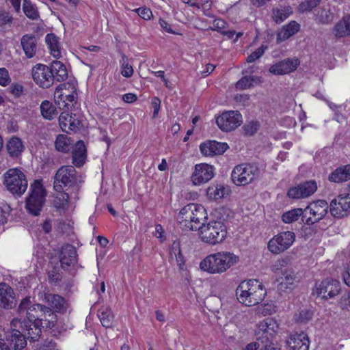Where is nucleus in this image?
I'll return each instance as SVG.
<instances>
[{
    "instance_id": "obj_30",
    "label": "nucleus",
    "mask_w": 350,
    "mask_h": 350,
    "mask_svg": "<svg viewBox=\"0 0 350 350\" xmlns=\"http://www.w3.org/2000/svg\"><path fill=\"white\" fill-rule=\"evenodd\" d=\"M27 336L23 332L14 329L10 336V345L14 350H21L27 345Z\"/></svg>"
},
{
    "instance_id": "obj_64",
    "label": "nucleus",
    "mask_w": 350,
    "mask_h": 350,
    "mask_svg": "<svg viewBox=\"0 0 350 350\" xmlns=\"http://www.w3.org/2000/svg\"><path fill=\"white\" fill-rule=\"evenodd\" d=\"M342 276L345 284L350 286V263L347 267L345 271L342 274Z\"/></svg>"
},
{
    "instance_id": "obj_8",
    "label": "nucleus",
    "mask_w": 350,
    "mask_h": 350,
    "mask_svg": "<svg viewBox=\"0 0 350 350\" xmlns=\"http://www.w3.org/2000/svg\"><path fill=\"white\" fill-rule=\"evenodd\" d=\"M260 174V170L255 163H242L236 165L231 173L233 183L238 186H244L251 183Z\"/></svg>"
},
{
    "instance_id": "obj_52",
    "label": "nucleus",
    "mask_w": 350,
    "mask_h": 350,
    "mask_svg": "<svg viewBox=\"0 0 350 350\" xmlns=\"http://www.w3.org/2000/svg\"><path fill=\"white\" fill-rule=\"evenodd\" d=\"M30 297H25L23 299L18 306V312L21 315H26L29 308L32 306Z\"/></svg>"
},
{
    "instance_id": "obj_12",
    "label": "nucleus",
    "mask_w": 350,
    "mask_h": 350,
    "mask_svg": "<svg viewBox=\"0 0 350 350\" xmlns=\"http://www.w3.org/2000/svg\"><path fill=\"white\" fill-rule=\"evenodd\" d=\"M242 122V116L238 111H225L216 118V123L219 128L226 132L234 131Z\"/></svg>"
},
{
    "instance_id": "obj_7",
    "label": "nucleus",
    "mask_w": 350,
    "mask_h": 350,
    "mask_svg": "<svg viewBox=\"0 0 350 350\" xmlns=\"http://www.w3.org/2000/svg\"><path fill=\"white\" fill-rule=\"evenodd\" d=\"M3 185L10 193L20 196L26 191L28 181L21 170L12 168L3 174Z\"/></svg>"
},
{
    "instance_id": "obj_5",
    "label": "nucleus",
    "mask_w": 350,
    "mask_h": 350,
    "mask_svg": "<svg viewBox=\"0 0 350 350\" xmlns=\"http://www.w3.org/2000/svg\"><path fill=\"white\" fill-rule=\"evenodd\" d=\"M198 230L201 240L211 245L221 243L227 235L226 227L220 221L213 220L206 224H202Z\"/></svg>"
},
{
    "instance_id": "obj_58",
    "label": "nucleus",
    "mask_w": 350,
    "mask_h": 350,
    "mask_svg": "<svg viewBox=\"0 0 350 350\" xmlns=\"http://www.w3.org/2000/svg\"><path fill=\"white\" fill-rule=\"evenodd\" d=\"M136 12L144 20H149L152 16V11L147 8H139L136 10Z\"/></svg>"
},
{
    "instance_id": "obj_33",
    "label": "nucleus",
    "mask_w": 350,
    "mask_h": 350,
    "mask_svg": "<svg viewBox=\"0 0 350 350\" xmlns=\"http://www.w3.org/2000/svg\"><path fill=\"white\" fill-rule=\"evenodd\" d=\"M329 180L334 183H341L350 180V165L340 167L329 176Z\"/></svg>"
},
{
    "instance_id": "obj_41",
    "label": "nucleus",
    "mask_w": 350,
    "mask_h": 350,
    "mask_svg": "<svg viewBox=\"0 0 350 350\" xmlns=\"http://www.w3.org/2000/svg\"><path fill=\"white\" fill-rule=\"evenodd\" d=\"M55 146L59 152H68L70 148V139L66 135H58L55 142Z\"/></svg>"
},
{
    "instance_id": "obj_57",
    "label": "nucleus",
    "mask_w": 350,
    "mask_h": 350,
    "mask_svg": "<svg viewBox=\"0 0 350 350\" xmlns=\"http://www.w3.org/2000/svg\"><path fill=\"white\" fill-rule=\"evenodd\" d=\"M11 81L8 70L5 68H0V85L1 86L8 85Z\"/></svg>"
},
{
    "instance_id": "obj_6",
    "label": "nucleus",
    "mask_w": 350,
    "mask_h": 350,
    "mask_svg": "<svg viewBox=\"0 0 350 350\" xmlns=\"http://www.w3.org/2000/svg\"><path fill=\"white\" fill-rule=\"evenodd\" d=\"M82 177L78 174L72 165H63L54 176V189L62 192L64 187H71L82 182Z\"/></svg>"
},
{
    "instance_id": "obj_24",
    "label": "nucleus",
    "mask_w": 350,
    "mask_h": 350,
    "mask_svg": "<svg viewBox=\"0 0 350 350\" xmlns=\"http://www.w3.org/2000/svg\"><path fill=\"white\" fill-rule=\"evenodd\" d=\"M191 203L187 204L182 208L177 216V220L183 230H195L193 224L194 220L192 219V211L193 209Z\"/></svg>"
},
{
    "instance_id": "obj_36",
    "label": "nucleus",
    "mask_w": 350,
    "mask_h": 350,
    "mask_svg": "<svg viewBox=\"0 0 350 350\" xmlns=\"http://www.w3.org/2000/svg\"><path fill=\"white\" fill-rule=\"evenodd\" d=\"M98 317L103 327L107 328L111 327L113 315L110 308L108 307H102L98 311Z\"/></svg>"
},
{
    "instance_id": "obj_25",
    "label": "nucleus",
    "mask_w": 350,
    "mask_h": 350,
    "mask_svg": "<svg viewBox=\"0 0 350 350\" xmlns=\"http://www.w3.org/2000/svg\"><path fill=\"white\" fill-rule=\"evenodd\" d=\"M59 121L61 129L66 133L77 131L80 124L75 115L72 116V113L66 111L61 113Z\"/></svg>"
},
{
    "instance_id": "obj_60",
    "label": "nucleus",
    "mask_w": 350,
    "mask_h": 350,
    "mask_svg": "<svg viewBox=\"0 0 350 350\" xmlns=\"http://www.w3.org/2000/svg\"><path fill=\"white\" fill-rule=\"evenodd\" d=\"M151 105L154 109L152 118H155L157 117L161 107V100L158 97H154L152 99Z\"/></svg>"
},
{
    "instance_id": "obj_2",
    "label": "nucleus",
    "mask_w": 350,
    "mask_h": 350,
    "mask_svg": "<svg viewBox=\"0 0 350 350\" xmlns=\"http://www.w3.org/2000/svg\"><path fill=\"white\" fill-rule=\"evenodd\" d=\"M239 258L229 252L209 254L200 264L202 270L211 274L222 273L239 262Z\"/></svg>"
},
{
    "instance_id": "obj_26",
    "label": "nucleus",
    "mask_w": 350,
    "mask_h": 350,
    "mask_svg": "<svg viewBox=\"0 0 350 350\" xmlns=\"http://www.w3.org/2000/svg\"><path fill=\"white\" fill-rule=\"evenodd\" d=\"M333 33L337 38L350 36V14L345 15L335 24Z\"/></svg>"
},
{
    "instance_id": "obj_23",
    "label": "nucleus",
    "mask_w": 350,
    "mask_h": 350,
    "mask_svg": "<svg viewBox=\"0 0 350 350\" xmlns=\"http://www.w3.org/2000/svg\"><path fill=\"white\" fill-rule=\"evenodd\" d=\"M21 324L20 327L22 332L26 335L27 339L30 341H36L41 335V327L40 325L34 322V321H18Z\"/></svg>"
},
{
    "instance_id": "obj_18",
    "label": "nucleus",
    "mask_w": 350,
    "mask_h": 350,
    "mask_svg": "<svg viewBox=\"0 0 350 350\" xmlns=\"http://www.w3.org/2000/svg\"><path fill=\"white\" fill-rule=\"evenodd\" d=\"M286 343L290 350H308L310 340L304 332H295L289 335Z\"/></svg>"
},
{
    "instance_id": "obj_47",
    "label": "nucleus",
    "mask_w": 350,
    "mask_h": 350,
    "mask_svg": "<svg viewBox=\"0 0 350 350\" xmlns=\"http://www.w3.org/2000/svg\"><path fill=\"white\" fill-rule=\"evenodd\" d=\"M44 305L40 304H36L31 306L29 308V310L27 311V314L25 315L27 319L26 321H34L36 318V315L41 312V309L44 308Z\"/></svg>"
},
{
    "instance_id": "obj_21",
    "label": "nucleus",
    "mask_w": 350,
    "mask_h": 350,
    "mask_svg": "<svg viewBox=\"0 0 350 350\" xmlns=\"http://www.w3.org/2000/svg\"><path fill=\"white\" fill-rule=\"evenodd\" d=\"M228 148L226 143H221L217 141H207L200 144V150L204 156H214L222 154Z\"/></svg>"
},
{
    "instance_id": "obj_9",
    "label": "nucleus",
    "mask_w": 350,
    "mask_h": 350,
    "mask_svg": "<svg viewBox=\"0 0 350 350\" xmlns=\"http://www.w3.org/2000/svg\"><path fill=\"white\" fill-rule=\"evenodd\" d=\"M329 206L323 200H319L310 203L305 208L303 222L307 225H312L321 220L327 213Z\"/></svg>"
},
{
    "instance_id": "obj_55",
    "label": "nucleus",
    "mask_w": 350,
    "mask_h": 350,
    "mask_svg": "<svg viewBox=\"0 0 350 350\" xmlns=\"http://www.w3.org/2000/svg\"><path fill=\"white\" fill-rule=\"evenodd\" d=\"M281 274L283 275L286 283L289 284H293V281L296 278V274L295 271L293 270L291 266L286 270H285L284 272H282Z\"/></svg>"
},
{
    "instance_id": "obj_53",
    "label": "nucleus",
    "mask_w": 350,
    "mask_h": 350,
    "mask_svg": "<svg viewBox=\"0 0 350 350\" xmlns=\"http://www.w3.org/2000/svg\"><path fill=\"white\" fill-rule=\"evenodd\" d=\"M289 14L283 9H277L273 10V19L277 23H280L286 19Z\"/></svg>"
},
{
    "instance_id": "obj_1",
    "label": "nucleus",
    "mask_w": 350,
    "mask_h": 350,
    "mask_svg": "<svg viewBox=\"0 0 350 350\" xmlns=\"http://www.w3.org/2000/svg\"><path fill=\"white\" fill-rule=\"evenodd\" d=\"M34 82L42 88H49L53 85L54 81H64L68 78L66 66L61 62H52L50 66L38 64L31 71Z\"/></svg>"
},
{
    "instance_id": "obj_48",
    "label": "nucleus",
    "mask_w": 350,
    "mask_h": 350,
    "mask_svg": "<svg viewBox=\"0 0 350 350\" xmlns=\"http://www.w3.org/2000/svg\"><path fill=\"white\" fill-rule=\"evenodd\" d=\"M338 305L342 310H350V291H345L342 293Z\"/></svg>"
},
{
    "instance_id": "obj_14",
    "label": "nucleus",
    "mask_w": 350,
    "mask_h": 350,
    "mask_svg": "<svg viewBox=\"0 0 350 350\" xmlns=\"http://www.w3.org/2000/svg\"><path fill=\"white\" fill-rule=\"evenodd\" d=\"M340 290V283L336 280H325L316 284L317 295L325 299L334 297Z\"/></svg>"
},
{
    "instance_id": "obj_39",
    "label": "nucleus",
    "mask_w": 350,
    "mask_h": 350,
    "mask_svg": "<svg viewBox=\"0 0 350 350\" xmlns=\"http://www.w3.org/2000/svg\"><path fill=\"white\" fill-rule=\"evenodd\" d=\"M304 209L294 208L283 213L282 219L286 224H291L297 221L301 217V220L303 221V215H304Z\"/></svg>"
},
{
    "instance_id": "obj_61",
    "label": "nucleus",
    "mask_w": 350,
    "mask_h": 350,
    "mask_svg": "<svg viewBox=\"0 0 350 350\" xmlns=\"http://www.w3.org/2000/svg\"><path fill=\"white\" fill-rule=\"evenodd\" d=\"M213 27H210L211 30L221 31L222 29L225 28L226 22L221 18H217L213 21Z\"/></svg>"
},
{
    "instance_id": "obj_59",
    "label": "nucleus",
    "mask_w": 350,
    "mask_h": 350,
    "mask_svg": "<svg viewBox=\"0 0 350 350\" xmlns=\"http://www.w3.org/2000/svg\"><path fill=\"white\" fill-rule=\"evenodd\" d=\"M12 21V17L8 12H0V26H3L6 24H10Z\"/></svg>"
},
{
    "instance_id": "obj_3",
    "label": "nucleus",
    "mask_w": 350,
    "mask_h": 350,
    "mask_svg": "<svg viewBox=\"0 0 350 350\" xmlns=\"http://www.w3.org/2000/svg\"><path fill=\"white\" fill-rule=\"evenodd\" d=\"M266 294V289L256 280L243 281L236 289L237 299L247 306H253L260 303Z\"/></svg>"
},
{
    "instance_id": "obj_43",
    "label": "nucleus",
    "mask_w": 350,
    "mask_h": 350,
    "mask_svg": "<svg viewBox=\"0 0 350 350\" xmlns=\"http://www.w3.org/2000/svg\"><path fill=\"white\" fill-rule=\"evenodd\" d=\"M23 9L26 16L31 20H37L40 17L37 8L29 0H23Z\"/></svg>"
},
{
    "instance_id": "obj_31",
    "label": "nucleus",
    "mask_w": 350,
    "mask_h": 350,
    "mask_svg": "<svg viewBox=\"0 0 350 350\" xmlns=\"http://www.w3.org/2000/svg\"><path fill=\"white\" fill-rule=\"evenodd\" d=\"M8 153L11 157H18L24 150L22 140L17 137H11L6 144Z\"/></svg>"
},
{
    "instance_id": "obj_29",
    "label": "nucleus",
    "mask_w": 350,
    "mask_h": 350,
    "mask_svg": "<svg viewBox=\"0 0 350 350\" xmlns=\"http://www.w3.org/2000/svg\"><path fill=\"white\" fill-rule=\"evenodd\" d=\"M21 46L27 58H32L37 51V42L33 35H24L21 40Z\"/></svg>"
},
{
    "instance_id": "obj_56",
    "label": "nucleus",
    "mask_w": 350,
    "mask_h": 350,
    "mask_svg": "<svg viewBox=\"0 0 350 350\" xmlns=\"http://www.w3.org/2000/svg\"><path fill=\"white\" fill-rule=\"evenodd\" d=\"M125 59H126V57L124 55H123L122 70L121 73L125 77H130L133 74V69L131 65H129L128 63H126Z\"/></svg>"
},
{
    "instance_id": "obj_13",
    "label": "nucleus",
    "mask_w": 350,
    "mask_h": 350,
    "mask_svg": "<svg viewBox=\"0 0 350 350\" xmlns=\"http://www.w3.org/2000/svg\"><path fill=\"white\" fill-rule=\"evenodd\" d=\"M329 211L334 217L347 216L350 212V195H339L333 199L330 202Z\"/></svg>"
},
{
    "instance_id": "obj_50",
    "label": "nucleus",
    "mask_w": 350,
    "mask_h": 350,
    "mask_svg": "<svg viewBox=\"0 0 350 350\" xmlns=\"http://www.w3.org/2000/svg\"><path fill=\"white\" fill-rule=\"evenodd\" d=\"M259 123L257 121H252L248 123H246L243 129L247 135H253L254 133L257 132L259 129Z\"/></svg>"
},
{
    "instance_id": "obj_15",
    "label": "nucleus",
    "mask_w": 350,
    "mask_h": 350,
    "mask_svg": "<svg viewBox=\"0 0 350 350\" xmlns=\"http://www.w3.org/2000/svg\"><path fill=\"white\" fill-rule=\"evenodd\" d=\"M317 189V183L314 180H309L289 189L287 195L293 199L305 198L312 195Z\"/></svg>"
},
{
    "instance_id": "obj_54",
    "label": "nucleus",
    "mask_w": 350,
    "mask_h": 350,
    "mask_svg": "<svg viewBox=\"0 0 350 350\" xmlns=\"http://www.w3.org/2000/svg\"><path fill=\"white\" fill-rule=\"evenodd\" d=\"M312 317V313L309 310H301L298 314H295V319L301 323H306Z\"/></svg>"
},
{
    "instance_id": "obj_10",
    "label": "nucleus",
    "mask_w": 350,
    "mask_h": 350,
    "mask_svg": "<svg viewBox=\"0 0 350 350\" xmlns=\"http://www.w3.org/2000/svg\"><path fill=\"white\" fill-rule=\"evenodd\" d=\"M295 234L292 231H284L271 238L267 244L269 251L280 254L287 250L295 242Z\"/></svg>"
},
{
    "instance_id": "obj_17",
    "label": "nucleus",
    "mask_w": 350,
    "mask_h": 350,
    "mask_svg": "<svg viewBox=\"0 0 350 350\" xmlns=\"http://www.w3.org/2000/svg\"><path fill=\"white\" fill-rule=\"evenodd\" d=\"M214 176L213 166L206 163L198 164L192 174V182L196 185H200L209 181Z\"/></svg>"
},
{
    "instance_id": "obj_42",
    "label": "nucleus",
    "mask_w": 350,
    "mask_h": 350,
    "mask_svg": "<svg viewBox=\"0 0 350 350\" xmlns=\"http://www.w3.org/2000/svg\"><path fill=\"white\" fill-rule=\"evenodd\" d=\"M206 192L209 198L214 200L221 199L227 193L226 188L220 185L208 187Z\"/></svg>"
},
{
    "instance_id": "obj_62",
    "label": "nucleus",
    "mask_w": 350,
    "mask_h": 350,
    "mask_svg": "<svg viewBox=\"0 0 350 350\" xmlns=\"http://www.w3.org/2000/svg\"><path fill=\"white\" fill-rule=\"evenodd\" d=\"M260 350H280V349L275 347L273 343V340L267 342L265 341L260 342Z\"/></svg>"
},
{
    "instance_id": "obj_4",
    "label": "nucleus",
    "mask_w": 350,
    "mask_h": 350,
    "mask_svg": "<svg viewBox=\"0 0 350 350\" xmlns=\"http://www.w3.org/2000/svg\"><path fill=\"white\" fill-rule=\"evenodd\" d=\"M46 196V191L42 185V180H35L30 185L29 194L25 201L27 212L33 216L39 215L45 204Z\"/></svg>"
},
{
    "instance_id": "obj_49",
    "label": "nucleus",
    "mask_w": 350,
    "mask_h": 350,
    "mask_svg": "<svg viewBox=\"0 0 350 350\" xmlns=\"http://www.w3.org/2000/svg\"><path fill=\"white\" fill-rule=\"evenodd\" d=\"M321 0H304L299 5V10L301 12L311 11L319 5Z\"/></svg>"
},
{
    "instance_id": "obj_32",
    "label": "nucleus",
    "mask_w": 350,
    "mask_h": 350,
    "mask_svg": "<svg viewBox=\"0 0 350 350\" xmlns=\"http://www.w3.org/2000/svg\"><path fill=\"white\" fill-rule=\"evenodd\" d=\"M193 211H192V219L194 220L193 224L195 230H199L202 226V221L206 219V212L205 208L200 204L191 203Z\"/></svg>"
},
{
    "instance_id": "obj_35",
    "label": "nucleus",
    "mask_w": 350,
    "mask_h": 350,
    "mask_svg": "<svg viewBox=\"0 0 350 350\" xmlns=\"http://www.w3.org/2000/svg\"><path fill=\"white\" fill-rule=\"evenodd\" d=\"M45 41L50 49L51 54L55 58H59L61 50L59 38L54 33H48L45 37Z\"/></svg>"
},
{
    "instance_id": "obj_27",
    "label": "nucleus",
    "mask_w": 350,
    "mask_h": 350,
    "mask_svg": "<svg viewBox=\"0 0 350 350\" xmlns=\"http://www.w3.org/2000/svg\"><path fill=\"white\" fill-rule=\"evenodd\" d=\"M72 163L76 167L83 165L87 158V149L84 142L81 140L77 142L72 152Z\"/></svg>"
},
{
    "instance_id": "obj_28",
    "label": "nucleus",
    "mask_w": 350,
    "mask_h": 350,
    "mask_svg": "<svg viewBox=\"0 0 350 350\" xmlns=\"http://www.w3.org/2000/svg\"><path fill=\"white\" fill-rule=\"evenodd\" d=\"M334 19V13L329 5H323L317 10L315 21L321 25L330 24Z\"/></svg>"
},
{
    "instance_id": "obj_46",
    "label": "nucleus",
    "mask_w": 350,
    "mask_h": 350,
    "mask_svg": "<svg viewBox=\"0 0 350 350\" xmlns=\"http://www.w3.org/2000/svg\"><path fill=\"white\" fill-rule=\"evenodd\" d=\"M51 308L45 306V310H44V314H45L46 317L44 319L43 327L46 328H52L55 327V323L57 322V315Z\"/></svg>"
},
{
    "instance_id": "obj_16",
    "label": "nucleus",
    "mask_w": 350,
    "mask_h": 350,
    "mask_svg": "<svg viewBox=\"0 0 350 350\" xmlns=\"http://www.w3.org/2000/svg\"><path fill=\"white\" fill-rule=\"evenodd\" d=\"M41 300L56 312L65 313L68 308L67 301L59 295L44 293L41 295Z\"/></svg>"
},
{
    "instance_id": "obj_22",
    "label": "nucleus",
    "mask_w": 350,
    "mask_h": 350,
    "mask_svg": "<svg viewBox=\"0 0 350 350\" xmlns=\"http://www.w3.org/2000/svg\"><path fill=\"white\" fill-rule=\"evenodd\" d=\"M299 62L297 59H286L269 68V72L273 75H286L296 70Z\"/></svg>"
},
{
    "instance_id": "obj_11",
    "label": "nucleus",
    "mask_w": 350,
    "mask_h": 350,
    "mask_svg": "<svg viewBox=\"0 0 350 350\" xmlns=\"http://www.w3.org/2000/svg\"><path fill=\"white\" fill-rule=\"evenodd\" d=\"M278 328L279 325L274 319L271 317L265 319L258 324L257 329L255 332L256 340L267 342L273 340Z\"/></svg>"
},
{
    "instance_id": "obj_44",
    "label": "nucleus",
    "mask_w": 350,
    "mask_h": 350,
    "mask_svg": "<svg viewBox=\"0 0 350 350\" xmlns=\"http://www.w3.org/2000/svg\"><path fill=\"white\" fill-rule=\"evenodd\" d=\"M291 265V259L288 257L280 258L276 260L271 266V270L275 273H282Z\"/></svg>"
},
{
    "instance_id": "obj_38",
    "label": "nucleus",
    "mask_w": 350,
    "mask_h": 350,
    "mask_svg": "<svg viewBox=\"0 0 350 350\" xmlns=\"http://www.w3.org/2000/svg\"><path fill=\"white\" fill-rule=\"evenodd\" d=\"M64 90H66V84L61 83L55 89L54 92V100L57 107L60 109L68 108V103H65Z\"/></svg>"
},
{
    "instance_id": "obj_20",
    "label": "nucleus",
    "mask_w": 350,
    "mask_h": 350,
    "mask_svg": "<svg viewBox=\"0 0 350 350\" xmlns=\"http://www.w3.org/2000/svg\"><path fill=\"white\" fill-rule=\"evenodd\" d=\"M16 301L12 288L5 282L0 283V304L5 309H11L16 306Z\"/></svg>"
},
{
    "instance_id": "obj_34",
    "label": "nucleus",
    "mask_w": 350,
    "mask_h": 350,
    "mask_svg": "<svg viewBox=\"0 0 350 350\" xmlns=\"http://www.w3.org/2000/svg\"><path fill=\"white\" fill-rule=\"evenodd\" d=\"M299 29V25L295 21H292L289 24L284 25L277 34V41L282 42L293 36Z\"/></svg>"
},
{
    "instance_id": "obj_63",
    "label": "nucleus",
    "mask_w": 350,
    "mask_h": 350,
    "mask_svg": "<svg viewBox=\"0 0 350 350\" xmlns=\"http://www.w3.org/2000/svg\"><path fill=\"white\" fill-rule=\"evenodd\" d=\"M11 92L15 95V96H20L23 91V87L20 84H12L10 87Z\"/></svg>"
},
{
    "instance_id": "obj_45",
    "label": "nucleus",
    "mask_w": 350,
    "mask_h": 350,
    "mask_svg": "<svg viewBox=\"0 0 350 350\" xmlns=\"http://www.w3.org/2000/svg\"><path fill=\"white\" fill-rule=\"evenodd\" d=\"M260 80L258 77L254 76H245L242 77L236 83V88L239 90H245L252 86L253 83H258Z\"/></svg>"
},
{
    "instance_id": "obj_40",
    "label": "nucleus",
    "mask_w": 350,
    "mask_h": 350,
    "mask_svg": "<svg viewBox=\"0 0 350 350\" xmlns=\"http://www.w3.org/2000/svg\"><path fill=\"white\" fill-rule=\"evenodd\" d=\"M170 256L172 260H174V256L176 265L178 266L180 270H183L185 266V259L183 255L181 253L179 243H173L172 251L170 252Z\"/></svg>"
},
{
    "instance_id": "obj_51",
    "label": "nucleus",
    "mask_w": 350,
    "mask_h": 350,
    "mask_svg": "<svg viewBox=\"0 0 350 350\" xmlns=\"http://www.w3.org/2000/svg\"><path fill=\"white\" fill-rule=\"evenodd\" d=\"M267 46L264 45H261L259 48H258L255 51L252 53L247 57V62L248 63H252L256 60L258 59L264 53L265 50L267 49Z\"/></svg>"
},
{
    "instance_id": "obj_19",
    "label": "nucleus",
    "mask_w": 350,
    "mask_h": 350,
    "mask_svg": "<svg viewBox=\"0 0 350 350\" xmlns=\"http://www.w3.org/2000/svg\"><path fill=\"white\" fill-rule=\"evenodd\" d=\"M77 250L73 245L70 244L63 245L59 253V261L62 268L66 269L77 263Z\"/></svg>"
},
{
    "instance_id": "obj_37",
    "label": "nucleus",
    "mask_w": 350,
    "mask_h": 350,
    "mask_svg": "<svg viewBox=\"0 0 350 350\" xmlns=\"http://www.w3.org/2000/svg\"><path fill=\"white\" fill-rule=\"evenodd\" d=\"M42 116L46 120H53L57 116L56 107L49 100H44L40 105Z\"/></svg>"
}]
</instances>
